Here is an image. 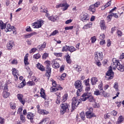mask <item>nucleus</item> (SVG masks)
I'll list each match as a JSON object with an SVG mask.
<instances>
[{"label": "nucleus", "instance_id": "obj_1", "mask_svg": "<svg viewBox=\"0 0 124 124\" xmlns=\"http://www.w3.org/2000/svg\"><path fill=\"white\" fill-rule=\"evenodd\" d=\"M112 62H113V65L109 67L108 71L106 73L107 76H108V79H113L114 77V73L113 71H112V68H113L114 70H116V68H117L118 70H119V71L121 72H124V65L120 63L119 60L113 59Z\"/></svg>", "mask_w": 124, "mask_h": 124}, {"label": "nucleus", "instance_id": "obj_2", "mask_svg": "<svg viewBox=\"0 0 124 124\" xmlns=\"http://www.w3.org/2000/svg\"><path fill=\"white\" fill-rule=\"evenodd\" d=\"M0 90H3V97L4 98H7L9 95H10V93L8 92H7V90L8 89L7 87V84L4 83L3 81H0Z\"/></svg>", "mask_w": 124, "mask_h": 124}, {"label": "nucleus", "instance_id": "obj_3", "mask_svg": "<svg viewBox=\"0 0 124 124\" xmlns=\"http://www.w3.org/2000/svg\"><path fill=\"white\" fill-rule=\"evenodd\" d=\"M75 86L78 90L76 93V94L78 96H79L80 95L81 92L83 91V86H82V83L80 80H77L75 83Z\"/></svg>", "mask_w": 124, "mask_h": 124}, {"label": "nucleus", "instance_id": "obj_4", "mask_svg": "<svg viewBox=\"0 0 124 124\" xmlns=\"http://www.w3.org/2000/svg\"><path fill=\"white\" fill-rule=\"evenodd\" d=\"M45 64L46 66V68L47 69L45 76H46L47 79L49 80L50 76H51V62L49 61H46L45 62Z\"/></svg>", "mask_w": 124, "mask_h": 124}, {"label": "nucleus", "instance_id": "obj_5", "mask_svg": "<svg viewBox=\"0 0 124 124\" xmlns=\"http://www.w3.org/2000/svg\"><path fill=\"white\" fill-rule=\"evenodd\" d=\"M93 108L92 107H87L86 112V117L87 119H92L93 117H95V115L93 113Z\"/></svg>", "mask_w": 124, "mask_h": 124}, {"label": "nucleus", "instance_id": "obj_6", "mask_svg": "<svg viewBox=\"0 0 124 124\" xmlns=\"http://www.w3.org/2000/svg\"><path fill=\"white\" fill-rule=\"evenodd\" d=\"M94 94L97 96H98V95H102L104 97H108L109 95V93H108L104 91H99L98 89H95V91H94Z\"/></svg>", "mask_w": 124, "mask_h": 124}, {"label": "nucleus", "instance_id": "obj_7", "mask_svg": "<svg viewBox=\"0 0 124 124\" xmlns=\"http://www.w3.org/2000/svg\"><path fill=\"white\" fill-rule=\"evenodd\" d=\"M5 32H8V31H13V34H17V31L16 28L14 26H12L10 24H8L5 27Z\"/></svg>", "mask_w": 124, "mask_h": 124}, {"label": "nucleus", "instance_id": "obj_8", "mask_svg": "<svg viewBox=\"0 0 124 124\" xmlns=\"http://www.w3.org/2000/svg\"><path fill=\"white\" fill-rule=\"evenodd\" d=\"M81 100L76 97H73L72 99V108L73 110H74L76 107H78V105L80 104Z\"/></svg>", "mask_w": 124, "mask_h": 124}, {"label": "nucleus", "instance_id": "obj_9", "mask_svg": "<svg viewBox=\"0 0 124 124\" xmlns=\"http://www.w3.org/2000/svg\"><path fill=\"white\" fill-rule=\"evenodd\" d=\"M44 22V21L43 20L40 19L36 22L32 23V26L34 29H39L42 27Z\"/></svg>", "mask_w": 124, "mask_h": 124}, {"label": "nucleus", "instance_id": "obj_10", "mask_svg": "<svg viewBox=\"0 0 124 124\" xmlns=\"http://www.w3.org/2000/svg\"><path fill=\"white\" fill-rule=\"evenodd\" d=\"M68 104L66 103H63L61 105V113L62 114H64L66 111V110L68 109Z\"/></svg>", "mask_w": 124, "mask_h": 124}, {"label": "nucleus", "instance_id": "obj_11", "mask_svg": "<svg viewBox=\"0 0 124 124\" xmlns=\"http://www.w3.org/2000/svg\"><path fill=\"white\" fill-rule=\"evenodd\" d=\"M95 61H102L103 60V53L102 52H96L94 54Z\"/></svg>", "mask_w": 124, "mask_h": 124}, {"label": "nucleus", "instance_id": "obj_12", "mask_svg": "<svg viewBox=\"0 0 124 124\" xmlns=\"http://www.w3.org/2000/svg\"><path fill=\"white\" fill-rule=\"evenodd\" d=\"M17 97L19 102H20L22 105H25V104L26 103V99L24 98V95L21 93H18L17 94Z\"/></svg>", "mask_w": 124, "mask_h": 124}, {"label": "nucleus", "instance_id": "obj_13", "mask_svg": "<svg viewBox=\"0 0 124 124\" xmlns=\"http://www.w3.org/2000/svg\"><path fill=\"white\" fill-rule=\"evenodd\" d=\"M91 93H85L80 97V100L81 101H86L87 99H89L90 96H91Z\"/></svg>", "mask_w": 124, "mask_h": 124}, {"label": "nucleus", "instance_id": "obj_14", "mask_svg": "<svg viewBox=\"0 0 124 124\" xmlns=\"http://www.w3.org/2000/svg\"><path fill=\"white\" fill-rule=\"evenodd\" d=\"M12 71L13 75L15 77V80L17 81V80H18V77H19V71L16 68H13Z\"/></svg>", "mask_w": 124, "mask_h": 124}, {"label": "nucleus", "instance_id": "obj_15", "mask_svg": "<svg viewBox=\"0 0 124 124\" xmlns=\"http://www.w3.org/2000/svg\"><path fill=\"white\" fill-rule=\"evenodd\" d=\"M80 18L82 22H86V21L89 20V17H88V15L85 13H82L80 15Z\"/></svg>", "mask_w": 124, "mask_h": 124}, {"label": "nucleus", "instance_id": "obj_16", "mask_svg": "<svg viewBox=\"0 0 124 124\" xmlns=\"http://www.w3.org/2000/svg\"><path fill=\"white\" fill-rule=\"evenodd\" d=\"M51 64L53 68L57 69L60 67V64H59V62H57V61L54 60L52 61Z\"/></svg>", "mask_w": 124, "mask_h": 124}, {"label": "nucleus", "instance_id": "obj_17", "mask_svg": "<svg viewBox=\"0 0 124 124\" xmlns=\"http://www.w3.org/2000/svg\"><path fill=\"white\" fill-rule=\"evenodd\" d=\"M100 27L102 31H105L107 29L106 25H105V21L104 20H101L100 22Z\"/></svg>", "mask_w": 124, "mask_h": 124}, {"label": "nucleus", "instance_id": "obj_18", "mask_svg": "<svg viewBox=\"0 0 124 124\" xmlns=\"http://www.w3.org/2000/svg\"><path fill=\"white\" fill-rule=\"evenodd\" d=\"M48 20L51 21V22H56L57 20H59V16H52L49 17H48Z\"/></svg>", "mask_w": 124, "mask_h": 124}, {"label": "nucleus", "instance_id": "obj_19", "mask_svg": "<svg viewBox=\"0 0 124 124\" xmlns=\"http://www.w3.org/2000/svg\"><path fill=\"white\" fill-rule=\"evenodd\" d=\"M15 46L14 42L12 41H10L7 45V48L8 50H11V49Z\"/></svg>", "mask_w": 124, "mask_h": 124}, {"label": "nucleus", "instance_id": "obj_20", "mask_svg": "<svg viewBox=\"0 0 124 124\" xmlns=\"http://www.w3.org/2000/svg\"><path fill=\"white\" fill-rule=\"evenodd\" d=\"M62 10L63 11H65V10H67L68 7H69V5L67 4L66 1L64 2L63 3H62Z\"/></svg>", "mask_w": 124, "mask_h": 124}, {"label": "nucleus", "instance_id": "obj_21", "mask_svg": "<svg viewBox=\"0 0 124 124\" xmlns=\"http://www.w3.org/2000/svg\"><path fill=\"white\" fill-rule=\"evenodd\" d=\"M33 117H34V114L31 112H29L27 114V118L28 120H30L31 123H33Z\"/></svg>", "mask_w": 124, "mask_h": 124}, {"label": "nucleus", "instance_id": "obj_22", "mask_svg": "<svg viewBox=\"0 0 124 124\" xmlns=\"http://www.w3.org/2000/svg\"><path fill=\"white\" fill-rule=\"evenodd\" d=\"M28 58H29V53L26 54L24 57V62L25 65H29V64H30Z\"/></svg>", "mask_w": 124, "mask_h": 124}, {"label": "nucleus", "instance_id": "obj_23", "mask_svg": "<svg viewBox=\"0 0 124 124\" xmlns=\"http://www.w3.org/2000/svg\"><path fill=\"white\" fill-rule=\"evenodd\" d=\"M36 66L37 67L38 69H39L41 71H45V67L40 63H38Z\"/></svg>", "mask_w": 124, "mask_h": 124}, {"label": "nucleus", "instance_id": "obj_24", "mask_svg": "<svg viewBox=\"0 0 124 124\" xmlns=\"http://www.w3.org/2000/svg\"><path fill=\"white\" fill-rule=\"evenodd\" d=\"M62 87L58 86V87H51L50 88V92H57V91H62Z\"/></svg>", "mask_w": 124, "mask_h": 124}, {"label": "nucleus", "instance_id": "obj_25", "mask_svg": "<svg viewBox=\"0 0 124 124\" xmlns=\"http://www.w3.org/2000/svg\"><path fill=\"white\" fill-rule=\"evenodd\" d=\"M38 113L42 115H48V114H49V112L46 110L41 109L38 110Z\"/></svg>", "mask_w": 124, "mask_h": 124}, {"label": "nucleus", "instance_id": "obj_26", "mask_svg": "<svg viewBox=\"0 0 124 124\" xmlns=\"http://www.w3.org/2000/svg\"><path fill=\"white\" fill-rule=\"evenodd\" d=\"M36 34H37V33L36 32L27 34L26 35H24V38H31V36H33V35H36Z\"/></svg>", "mask_w": 124, "mask_h": 124}, {"label": "nucleus", "instance_id": "obj_27", "mask_svg": "<svg viewBox=\"0 0 124 124\" xmlns=\"http://www.w3.org/2000/svg\"><path fill=\"white\" fill-rule=\"evenodd\" d=\"M91 84L93 86H94L96 82L98 81V79L96 78V77H93L91 79Z\"/></svg>", "mask_w": 124, "mask_h": 124}, {"label": "nucleus", "instance_id": "obj_28", "mask_svg": "<svg viewBox=\"0 0 124 124\" xmlns=\"http://www.w3.org/2000/svg\"><path fill=\"white\" fill-rule=\"evenodd\" d=\"M88 10H89L91 12H92V13H95L96 8L94 7L93 4H92L89 6Z\"/></svg>", "mask_w": 124, "mask_h": 124}, {"label": "nucleus", "instance_id": "obj_29", "mask_svg": "<svg viewBox=\"0 0 124 124\" xmlns=\"http://www.w3.org/2000/svg\"><path fill=\"white\" fill-rule=\"evenodd\" d=\"M40 95L43 98L46 100V95L45 94V91L44 90L43 88L41 89Z\"/></svg>", "mask_w": 124, "mask_h": 124}, {"label": "nucleus", "instance_id": "obj_30", "mask_svg": "<svg viewBox=\"0 0 124 124\" xmlns=\"http://www.w3.org/2000/svg\"><path fill=\"white\" fill-rule=\"evenodd\" d=\"M93 25V23L92 22H90L88 24L84 25L83 27L82 28L83 30H88V29H90V28H92V26Z\"/></svg>", "mask_w": 124, "mask_h": 124}, {"label": "nucleus", "instance_id": "obj_31", "mask_svg": "<svg viewBox=\"0 0 124 124\" xmlns=\"http://www.w3.org/2000/svg\"><path fill=\"white\" fill-rule=\"evenodd\" d=\"M46 42H44L41 45V46H39L38 47L39 51H42L43 50H44V49H45L46 47Z\"/></svg>", "mask_w": 124, "mask_h": 124}, {"label": "nucleus", "instance_id": "obj_32", "mask_svg": "<svg viewBox=\"0 0 124 124\" xmlns=\"http://www.w3.org/2000/svg\"><path fill=\"white\" fill-rule=\"evenodd\" d=\"M124 122V117L123 116H120L118 118V121L116 122V124H120Z\"/></svg>", "mask_w": 124, "mask_h": 124}, {"label": "nucleus", "instance_id": "obj_33", "mask_svg": "<svg viewBox=\"0 0 124 124\" xmlns=\"http://www.w3.org/2000/svg\"><path fill=\"white\" fill-rule=\"evenodd\" d=\"M57 95V99L56 100V102L57 104H60L61 103V93H59L58 94H56Z\"/></svg>", "mask_w": 124, "mask_h": 124}, {"label": "nucleus", "instance_id": "obj_34", "mask_svg": "<svg viewBox=\"0 0 124 124\" xmlns=\"http://www.w3.org/2000/svg\"><path fill=\"white\" fill-rule=\"evenodd\" d=\"M6 24L4 23L2 21L0 20V28L1 30H5Z\"/></svg>", "mask_w": 124, "mask_h": 124}, {"label": "nucleus", "instance_id": "obj_35", "mask_svg": "<svg viewBox=\"0 0 124 124\" xmlns=\"http://www.w3.org/2000/svg\"><path fill=\"white\" fill-rule=\"evenodd\" d=\"M26 86V80H23L21 83H20L18 86V89H22V88Z\"/></svg>", "mask_w": 124, "mask_h": 124}, {"label": "nucleus", "instance_id": "obj_36", "mask_svg": "<svg viewBox=\"0 0 124 124\" xmlns=\"http://www.w3.org/2000/svg\"><path fill=\"white\" fill-rule=\"evenodd\" d=\"M77 49L73 46H69V51L70 53H73V52H75Z\"/></svg>", "mask_w": 124, "mask_h": 124}, {"label": "nucleus", "instance_id": "obj_37", "mask_svg": "<svg viewBox=\"0 0 124 124\" xmlns=\"http://www.w3.org/2000/svg\"><path fill=\"white\" fill-rule=\"evenodd\" d=\"M65 58L67 63L70 64V63H71V59H70V56L68 54L67 56H65Z\"/></svg>", "mask_w": 124, "mask_h": 124}, {"label": "nucleus", "instance_id": "obj_38", "mask_svg": "<svg viewBox=\"0 0 124 124\" xmlns=\"http://www.w3.org/2000/svg\"><path fill=\"white\" fill-rule=\"evenodd\" d=\"M74 68L76 70V71H78V72H80L82 70V69L80 66H78V65H75L74 66Z\"/></svg>", "mask_w": 124, "mask_h": 124}, {"label": "nucleus", "instance_id": "obj_39", "mask_svg": "<svg viewBox=\"0 0 124 124\" xmlns=\"http://www.w3.org/2000/svg\"><path fill=\"white\" fill-rule=\"evenodd\" d=\"M67 94H65L62 97L61 99V101L62 102H65V101H66V100H67Z\"/></svg>", "mask_w": 124, "mask_h": 124}, {"label": "nucleus", "instance_id": "obj_40", "mask_svg": "<svg viewBox=\"0 0 124 124\" xmlns=\"http://www.w3.org/2000/svg\"><path fill=\"white\" fill-rule=\"evenodd\" d=\"M69 46L67 45L63 46L62 52H67V51H69Z\"/></svg>", "mask_w": 124, "mask_h": 124}, {"label": "nucleus", "instance_id": "obj_41", "mask_svg": "<svg viewBox=\"0 0 124 124\" xmlns=\"http://www.w3.org/2000/svg\"><path fill=\"white\" fill-rule=\"evenodd\" d=\"M59 33V31L55 30L52 32H51L50 34V36H55V35H57Z\"/></svg>", "mask_w": 124, "mask_h": 124}, {"label": "nucleus", "instance_id": "obj_42", "mask_svg": "<svg viewBox=\"0 0 124 124\" xmlns=\"http://www.w3.org/2000/svg\"><path fill=\"white\" fill-rule=\"evenodd\" d=\"M10 105L11 109H13V110H14L16 108V104L15 103L11 102Z\"/></svg>", "mask_w": 124, "mask_h": 124}, {"label": "nucleus", "instance_id": "obj_43", "mask_svg": "<svg viewBox=\"0 0 124 124\" xmlns=\"http://www.w3.org/2000/svg\"><path fill=\"white\" fill-rule=\"evenodd\" d=\"M84 85H85L86 86H91L90 85V78H88L87 79H85L84 81Z\"/></svg>", "mask_w": 124, "mask_h": 124}, {"label": "nucleus", "instance_id": "obj_44", "mask_svg": "<svg viewBox=\"0 0 124 124\" xmlns=\"http://www.w3.org/2000/svg\"><path fill=\"white\" fill-rule=\"evenodd\" d=\"M28 86H35V83L33 81H29L27 83Z\"/></svg>", "mask_w": 124, "mask_h": 124}, {"label": "nucleus", "instance_id": "obj_45", "mask_svg": "<svg viewBox=\"0 0 124 124\" xmlns=\"http://www.w3.org/2000/svg\"><path fill=\"white\" fill-rule=\"evenodd\" d=\"M41 57V56H40V54L37 53L36 54H34L33 56V59H35L36 60H38V59H40V58Z\"/></svg>", "mask_w": 124, "mask_h": 124}, {"label": "nucleus", "instance_id": "obj_46", "mask_svg": "<svg viewBox=\"0 0 124 124\" xmlns=\"http://www.w3.org/2000/svg\"><path fill=\"white\" fill-rule=\"evenodd\" d=\"M54 55L55 57H62V53H57V52H54Z\"/></svg>", "mask_w": 124, "mask_h": 124}, {"label": "nucleus", "instance_id": "obj_47", "mask_svg": "<svg viewBox=\"0 0 124 124\" xmlns=\"http://www.w3.org/2000/svg\"><path fill=\"white\" fill-rule=\"evenodd\" d=\"M89 101L90 102H93L94 101V98H93V96L92 95V94H91L90 96H89Z\"/></svg>", "mask_w": 124, "mask_h": 124}, {"label": "nucleus", "instance_id": "obj_48", "mask_svg": "<svg viewBox=\"0 0 124 124\" xmlns=\"http://www.w3.org/2000/svg\"><path fill=\"white\" fill-rule=\"evenodd\" d=\"M93 5L95 8H97V7H99V6H100V2L97 1L94 4H93Z\"/></svg>", "mask_w": 124, "mask_h": 124}, {"label": "nucleus", "instance_id": "obj_49", "mask_svg": "<svg viewBox=\"0 0 124 124\" xmlns=\"http://www.w3.org/2000/svg\"><path fill=\"white\" fill-rule=\"evenodd\" d=\"M52 86L54 88H58V89H59V88H60V87H61V86L57 84V83H56V81L52 82ZM58 86H59V87H58Z\"/></svg>", "mask_w": 124, "mask_h": 124}, {"label": "nucleus", "instance_id": "obj_50", "mask_svg": "<svg viewBox=\"0 0 124 124\" xmlns=\"http://www.w3.org/2000/svg\"><path fill=\"white\" fill-rule=\"evenodd\" d=\"M111 44H112V41H110V39H108L107 42V47H109L111 46Z\"/></svg>", "mask_w": 124, "mask_h": 124}, {"label": "nucleus", "instance_id": "obj_51", "mask_svg": "<svg viewBox=\"0 0 124 124\" xmlns=\"http://www.w3.org/2000/svg\"><path fill=\"white\" fill-rule=\"evenodd\" d=\"M98 89L100 91H103V84L102 82H101L100 84L98 85Z\"/></svg>", "mask_w": 124, "mask_h": 124}, {"label": "nucleus", "instance_id": "obj_52", "mask_svg": "<svg viewBox=\"0 0 124 124\" xmlns=\"http://www.w3.org/2000/svg\"><path fill=\"white\" fill-rule=\"evenodd\" d=\"M20 119L22 121V123H25L26 122V119H25V116L23 114L20 115Z\"/></svg>", "mask_w": 124, "mask_h": 124}, {"label": "nucleus", "instance_id": "obj_53", "mask_svg": "<svg viewBox=\"0 0 124 124\" xmlns=\"http://www.w3.org/2000/svg\"><path fill=\"white\" fill-rule=\"evenodd\" d=\"M113 88H114V89H115L116 91H119V89H118V88H119V84H118V82H115L114 83Z\"/></svg>", "mask_w": 124, "mask_h": 124}, {"label": "nucleus", "instance_id": "obj_54", "mask_svg": "<svg viewBox=\"0 0 124 124\" xmlns=\"http://www.w3.org/2000/svg\"><path fill=\"white\" fill-rule=\"evenodd\" d=\"M5 123V119L4 118L0 117V124H4Z\"/></svg>", "mask_w": 124, "mask_h": 124}, {"label": "nucleus", "instance_id": "obj_55", "mask_svg": "<svg viewBox=\"0 0 124 124\" xmlns=\"http://www.w3.org/2000/svg\"><path fill=\"white\" fill-rule=\"evenodd\" d=\"M48 56H49V54L48 53H45L43 54L42 56V58L43 59L46 60V58H48Z\"/></svg>", "mask_w": 124, "mask_h": 124}, {"label": "nucleus", "instance_id": "obj_56", "mask_svg": "<svg viewBox=\"0 0 124 124\" xmlns=\"http://www.w3.org/2000/svg\"><path fill=\"white\" fill-rule=\"evenodd\" d=\"M80 116L83 121L85 120V113H84V112H82L80 113Z\"/></svg>", "mask_w": 124, "mask_h": 124}, {"label": "nucleus", "instance_id": "obj_57", "mask_svg": "<svg viewBox=\"0 0 124 124\" xmlns=\"http://www.w3.org/2000/svg\"><path fill=\"white\" fill-rule=\"evenodd\" d=\"M92 43H94L96 41V37L95 36H93L91 38Z\"/></svg>", "mask_w": 124, "mask_h": 124}, {"label": "nucleus", "instance_id": "obj_58", "mask_svg": "<svg viewBox=\"0 0 124 124\" xmlns=\"http://www.w3.org/2000/svg\"><path fill=\"white\" fill-rule=\"evenodd\" d=\"M66 77V74H65V73H63V74L61 75L60 78H61V79L62 80H64V78H65Z\"/></svg>", "mask_w": 124, "mask_h": 124}, {"label": "nucleus", "instance_id": "obj_59", "mask_svg": "<svg viewBox=\"0 0 124 124\" xmlns=\"http://www.w3.org/2000/svg\"><path fill=\"white\" fill-rule=\"evenodd\" d=\"M65 67V65H62L60 68V72H62L63 70H64V68Z\"/></svg>", "mask_w": 124, "mask_h": 124}, {"label": "nucleus", "instance_id": "obj_60", "mask_svg": "<svg viewBox=\"0 0 124 124\" xmlns=\"http://www.w3.org/2000/svg\"><path fill=\"white\" fill-rule=\"evenodd\" d=\"M117 34L118 36H119L120 37L123 35V32L120 30L117 31Z\"/></svg>", "mask_w": 124, "mask_h": 124}, {"label": "nucleus", "instance_id": "obj_61", "mask_svg": "<svg viewBox=\"0 0 124 124\" xmlns=\"http://www.w3.org/2000/svg\"><path fill=\"white\" fill-rule=\"evenodd\" d=\"M111 114L112 116H114V117H116L117 116V114H118V112L115 110H113L111 112Z\"/></svg>", "mask_w": 124, "mask_h": 124}, {"label": "nucleus", "instance_id": "obj_62", "mask_svg": "<svg viewBox=\"0 0 124 124\" xmlns=\"http://www.w3.org/2000/svg\"><path fill=\"white\" fill-rule=\"evenodd\" d=\"M99 38L100 39H101V40H103L104 38H105V35L104 34V33L100 34Z\"/></svg>", "mask_w": 124, "mask_h": 124}, {"label": "nucleus", "instance_id": "obj_63", "mask_svg": "<svg viewBox=\"0 0 124 124\" xmlns=\"http://www.w3.org/2000/svg\"><path fill=\"white\" fill-rule=\"evenodd\" d=\"M106 42H105V41L104 40H102V41H101L99 43L100 45H101V46H103V45H105Z\"/></svg>", "mask_w": 124, "mask_h": 124}, {"label": "nucleus", "instance_id": "obj_64", "mask_svg": "<svg viewBox=\"0 0 124 124\" xmlns=\"http://www.w3.org/2000/svg\"><path fill=\"white\" fill-rule=\"evenodd\" d=\"M100 61H95V64L98 66H101V63L100 62Z\"/></svg>", "mask_w": 124, "mask_h": 124}]
</instances>
